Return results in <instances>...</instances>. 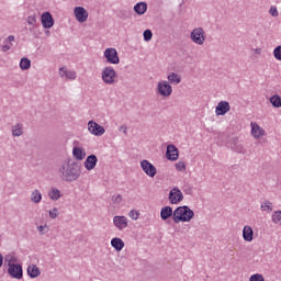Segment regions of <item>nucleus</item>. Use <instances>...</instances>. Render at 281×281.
<instances>
[{"label": "nucleus", "instance_id": "5", "mask_svg": "<svg viewBox=\"0 0 281 281\" xmlns=\"http://www.w3.org/2000/svg\"><path fill=\"white\" fill-rule=\"evenodd\" d=\"M7 273L14 280H23V266L21 263L9 266Z\"/></svg>", "mask_w": 281, "mask_h": 281}, {"label": "nucleus", "instance_id": "29", "mask_svg": "<svg viewBox=\"0 0 281 281\" xmlns=\"http://www.w3.org/2000/svg\"><path fill=\"white\" fill-rule=\"evenodd\" d=\"M167 80L170 82V85H179V82H181V76H179L177 72H171L167 76Z\"/></svg>", "mask_w": 281, "mask_h": 281}, {"label": "nucleus", "instance_id": "37", "mask_svg": "<svg viewBox=\"0 0 281 281\" xmlns=\"http://www.w3.org/2000/svg\"><path fill=\"white\" fill-rule=\"evenodd\" d=\"M186 162L184 161H178L176 164V170H178V172H186Z\"/></svg>", "mask_w": 281, "mask_h": 281}, {"label": "nucleus", "instance_id": "4", "mask_svg": "<svg viewBox=\"0 0 281 281\" xmlns=\"http://www.w3.org/2000/svg\"><path fill=\"white\" fill-rule=\"evenodd\" d=\"M190 40L194 45H204L205 44V31L203 27H195L190 33Z\"/></svg>", "mask_w": 281, "mask_h": 281}, {"label": "nucleus", "instance_id": "50", "mask_svg": "<svg viewBox=\"0 0 281 281\" xmlns=\"http://www.w3.org/2000/svg\"><path fill=\"white\" fill-rule=\"evenodd\" d=\"M103 71H114V70H113V68H111V67H105V68L103 69Z\"/></svg>", "mask_w": 281, "mask_h": 281}, {"label": "nucleus", "instance_id": "18", "mask_svg": "<svg viewBox=\"0 0 281 281\" xmlns=\"http://www.w3.org/2000/svg\"><path fill=\"white\" fill-rule=\"evenodd\" d=\"M14 265H19V257H16V254L10 252L4 256V267H12Z\"/></svg>", "mask_w": 281, "mask_h": 281}, {"label": "nucleus", "instance_id": "40", "mask_svg": "<svg viewBox=\"0 0 281 281\" xmlns=\"http://www.w3.org/2000/svg\"><path fill=\"white\" fill-rule=\"evenodd\" d=\"M249 281H265V277L260 273H256L249 278Z\"/></svg>", "mask_w": 281, "mask_h": 281}, {"label": "nucleus", "instance_id": "31", "mask_svg": "<svg viewBox=\"0 0 281 281\" xmlns=\"http://www.w3.org/2000/svg\"><path fill=\"white\" fill-rule=\"evenodd\" d=\"M260 210L262 212H268V214H271V212H273V204L269 201H266L261 204Z\"/></svg>", "mask_w": 281, "mask_h": 281}, {"label": "nucleus", "instance_id": "35", "mask_svg": "<svg viewBox=\"0 0 281 281\" xmlns=\"http://www.w3.org/2000/svg\"><path fill=\"white\" fill-rule=\"evenodd\" d=\"M272 222L276 224L281 223V211H274L272 213Z\"/></svg>", "mask_w": 281, "mask_h": 281}, {"label": "nucleus", "instance_id": "6", "mask_svg": "<svg viewBox=\"0 0 281 281\" xmlns=\"http://www.w3.org/2000/svg\"><path fill=\"white\" fill-rule=\"evenodd\" d=\"M88 131L89 133H91V135H94L95 137H101V135H104V133H106L104 126L98 124L95 121L88 122Z\"/></svg>", "mask_w": 281, "mask_h": 281}, {"label": "nucleus", "instance_id": "9", "mask_svg": "<svg viewBox=\"0 0 281 281\" xmlns=\"http://www.w3.org/2000/svg\"><path fill=\"white\" fill-rule=\"evenodd\" d=\"M183 201V192L179 190V188H173L169 192V203L171 205H179Z\"/></svg>", "mask_w": 281, "mask_h": 281}, {"label": "nucleus", "instance_id": "28", "mask_svg": "<svg viewBox=\"0 0 281 281\" xmlns=\"http://www.w3.org/2000/svg\"><path fill=\"white\" fill-rule=\"evenodd\" d=\"M59 76L61 80H76V71H60Z\"/></svg>", "mask_w": 281, "mask_h": 281}, {"label": "nucleus", "instance_id": "25", "mask_svg": "<svg viewBox=\"0 0 281 281\" xmlns=\"http://www.w3.org/2000/svg\"><path fill=\"white\" fill-rule=\"evenodd\" d=\"M111 245L115 249V251H122L124 249V240L120 237H114L111 239Z\"/></svg>", "mask_w": 281, "mask_h": 281}, {"label": "nucleus", "instance_id": "26", "mask_svg": "<svg viewBox=\"0 0 281 281\" xmlns=\"http://www.w3.org/2000/svg\"><path fill=\"white\" fill-rule=\"evenodd\" d=\"M31 201H32V203H35L36 205H38V203H41V201H43V194L41 193V191L38 189H35L32 191Z\"/></svg>", "mask_w": 281, "mask_h": 281}, {"label": "nucleus", "instance_id": "12", "mask_svg": "<svg viewBox=\"0 0 281 281\" xmlns=\"http://www.w3.org/2000/svg\"><path fill=\"white\" fill-rule=\"evenodd\" d=\"M41 21L44 30H52V27H54V18L48 11L42 13Z\"/></svg>", "mask_w": 281, "mask_h": 281}, {"label": "nucleus", "instance_id": "49", "mask_svg": "<svg viewBox=\"0 0 281 281\" xmlns=\"http://www.w3.org/2000/svg\"><path fill=\"white\" fill-rule=\"evenodd\" d=\"M255 54H258V55L262 54V48H256Z\"/></svg>", "mask_w": 281, "mask_h": 281}, {"label": "nucleus", "instance_id": "42", "mask_svg": "<svg viewBox=\"0 0 281 281\" xmlns=\"http://www.w3.org/2000/svg\"><path fill=\"white\" fill-rule=\"evenodd\" d=\"M26 23H27L29 25H36V15H30V16H27Z\"/></svg>", "mask_w": 281, "mask_h": 281}, {"label": "nucleus", "instance_id": "13", "mask_svg": "<svg viewBox=\"0 0 281 281\" xmlns=\"http://www.w3.org/2000/svg\"><path fill=\"white\" fill-rule=\"evenodd\" d=\"M232 106L227 101H220L215 108V115H227L229 113Z\"/></svg>", "mask_w": 281, "mask_h": 281}, {"label": "nucleus", "instance_id": "22", "mask_svg": "<svg viewBox=\"0 0 281 281\" xmlns=\"http://www.w3.org/2000/svg\"><path fill=\"white\" fill-rule=\"evenodd\" d=\"M147 11H148V3L146 2H137L134 5V12H136L138 16L146 14Z\"/></svg>", "mask_w": 281, "mask_h": 281}, {"label": "nucleus", "instance_id": "46", "mask_svg": "<svg viewBox=\"0 0 281 281\" xmlns=\"http://www.w3.org/2000/svg\"><path fill=\"white\" fill-rule=\"evenodd\" d=\"M119 131H121L122 133H124V135H128V127L126 125H121L119 127Z\"/></svg>", "mask_w": 281, "mask_h": 281}, {"label": "nucleus", "instance_id": "1", "mask_svg": "<svg viewBox=\"0 0 281 281\" xmlns=\"http://www.w3.org/2000/svg\"><path fill=\"white\" fill-rule=\"evenodd\" d=\"M59 177L63 181L71 183L72 181H78L80 178V171L78 170V165L69 160H65L59 167Z\"/></svg>", "mask_w": 281, "mask_h": 281}, {"label": "nucleus", "instance_id": "38", "mask_svg": "<svg viewBox=\"0 0 281 281\" xmlns=\"http://www.w3.org/2000/svg\"><path fill=\"white\" fill-rule=\"evenodd\" d=\"M273 56H274L276 60H280L281 61V45L277 46L273 49Z\"/></svg>", "mask_w": 281, "mask_h": 281}, {"label": "nucleus", "instance_id": "36", "mask_svg": "<svg viewBox=\"0 0 281 281\" xmlns=\"http://www.w3.org/2000/svg\"><path fill=\"white\" fill-rule=\"evenodd\" d=\"M143 37H144V41H146L148 43V41H153V31L150 30H145L144 33H143Z\"/></svg>", "mask_w": 281, "mask_h": 281}, {"label": "nucleus", "instance_id": "10", "mask_svg": "<svg viewBox=\"0 0 281 281\" xmlns=\"http://www.w3.org/2000/svg\"><path fill=\"white\" fill-rule=\"evenodd\" d=\"M104 57L111 65L120 64V57L117 56V50L115 48H106L104 50Z\"/></svg>", "mask_w": 281, "mask_h": 281}, {"label": "nucleus", "instance_id": "41", "mask_svg": "<svg viewBox=\"0 0 281 281\" xmlns=\"http://www.w3.org/2000/svg\"><path fill=\"white\" fill-rule=\"evenodd\" d=\"M112 201H113V203H115V205H120V203H122V201H123L122 194L113 195Z\"/></svg>", "mask_w": 281, "mask_h": 281}, {"label": "nucleus", "instance_id": "17", "mask_svg": "<svg viewBox=\"0 0 281 281\" xmlns=\"http://www.w3.org/2000/svg\"><path fill=\"white\" fill-rule=\"evenodd\" d=\"M250 126H251V135L252 137H255V139H260V137H263L266 133L265 128L260 127V125H258V123L256 122H251Z\"/></svg>", "mask_w": 281, "mask_h": 281}, {"label": "nucleus", "instance_id": "21", "mask_svg": "<svg viewBox=\"0 0 281 281\" xmlns=\"http://www.w3.org/2000/svg\"><path fill=\"white\" fill-rule=\"evenodd\" d=\"M171 216H175V211H172V206H164L160 210V218L161 221H168V218H171Z\"/></svg>", "mask_w": 281, "mask_h": 281}, {"label": "nucleus", "instance_id": "44", "mask_svg": "<svg viewBox=\"0 0 281 281\" xmlns=\"http://www.w3.org/2000/svg\"><path fill=\"white\" fill-rule=\"evenodd\" d=\"M58 214H59V212H58V209H56V207H54L53 210L49 211V216L52 218H57Z\"/></svg>", "mask_w": 281, "mask_h": 281}, {"label": "nucleus", "instance_id": "11", "mask_svg": "<svg viewBox=\"0 0 281 281\" xmlns=\"http://www.w3.org/2000/svg\"><path fill=\"white\" fill-rule=\"evenodd\" d=\"M113 225L116 229L122 232V229H126V227H128V218L124 215H115L113 217Z\"/></svg>", "mask_w": 281, "mask_h": 281}, {"label": "nucleus", "instance_id": "33", "mask_svg": "<svg viewBox=\"0 0 281 281\" xmlns=\"http://www.w3.org/2000/svg\"><path fill=\"white\" fill-rule=\"evenodd\" d=\"M12 135L13 137H21V135H23V127L21 124L12 126Z\"/></svg>", "mask_w": 281, "mask_h": 281}, {"label": "nucleus", "instance_id": "43", "mask_svg": "<svg viewBox=\"0 0 281 281\" xmlns=\"http://www.w3.org/2000/svg\"><path fill=\"white\" fill-rule=\"evenodd\" d=\"M14 41H15L14 35H9V36L4 40V44L12 46V43H14Z\"/></svg>", "mask_w": 281, "mask_h": 281}, {"label": "nucleus", "instance_id": "47", "mask_svg": "<svg viewBox=\"0 0 281 281\" xmlns=\"http://www.w3.org/2000/svg\"><path fill=\"white\" fill-rule=\"evenodd\" d=\"M11 48H12V45L10 44L2 45V52H10Z\"/></svg>", "mask_w": 281, "mask_h": 281}, {"label": "nucleus", "instance_id": "14", "mask_svg": "<svg viewBox=\"0 0 281 281\" xmlns=\"http://www.w3.org/2000/svg\"><path fill=\"white\" fill-rule=\"evenodd\" d=\"M83 166L86 168V170L91 171L95 168V166H98V156H95L94 154L89 155L85 162Z\"/></svg>", "mask_w": 281, "mask_h": 281}, {"label": "nucleus", "instance_id": "32", "mask_svg": "<svg viewBox=\"0 0 281 281\" xmlns=\"http://www.w3.org/2000/svg\"><path fill=\"white\" fill-rule=\"evenodd\" d=\"M32 65V61L26 58V57H23L21 60H20V68L25 71L27 70Z\"/></svg>", "mask_w": 281, "mask_h": 281}, {"label": "nucleus", "instance_id": "23", "mask_svg": "<svg viewBox=\"0 0 281 281\" xmlns=\"http://www.w3.org/2000/svg\"><path fill=\"white\" fill-rule=\"evenodd\" d=\"M72 156L75 157V159H77V161H82V159L87 157V151L82 147H74Z\"/></svg>", "mask_w": 281, "mask_h": 281}, {"label": "nucleus", "instance_id": "8", "mask_svg": "<svg viewBox=\"0 0 281 281\" xmlns=\"http://www.w3.org/2000/svg\"><path fill=\"white\" fill-rule=\"evenodd\" d=\"M140 168L143 172L147 175V177L153 178L157 175V168L155 167V165H153V162L148 161L147 159L140 161Z\"/></svg>", "mask_w": 281, "mask_h": 281}, {"label": "nucleus", "instance_id": "45", "mask_svg": "<svg viewBox=\"0 0 281 281\" xmlns=\"http://www.w3.org/2000/svg\"><path fill=\"white\" fill-rule=\"evenodd\" d=\"M271 16H278V8L276 7H271L270 10H269Z\"/></svg>", "mask_w": 281, "mask_h": 281}, {"label": "nucleus", "instance_id": "34", "mask_svg": "<svg viewBox=\"0 0 281 281\" xmlns=\"http://www.w3.org/2000/svg\"><path fill=\"white\" fill-rule=\"evenodd\" d=\"M37 232H40V236H45V234L49 233V226L47 224L37 226Z\"/></svg>", "mask_w": 281, "mask_h": 281}, {"label": "nucleus", "instance_id": "3", "mask_svg": "<svg viewBox=\"0 0 281 281\" xmlns=\"http://www.w3.org/2000/svg\"><path fill=\"white\" fill-rule=\"evenodd\" d=\"M156 93L161 98H170L172 95V86L167 80H161L157 85Z\"/></svg>", "mask_w": 281, "mask_h": 281}, {"label": "nucleus", "instance_id": "48", "mask_svg": "<svg viewBox=\"0 0 281 281\" xmlns=\"http://www.w3.org/2000/svg\"><path fill=\"white\" fill-rule=\"evenodd\" d=\"M3 260H4L3 254L0 252V269L1 267H3Z\"/></svg>", "mask_w": 281, "mask_h": 281}, {"label": "nucleus", "instance_id": "20", "mask_svg": "<svg viewBox=\"0 0 281 281\" xmlns=\"http://www.w3.org/2000/svg\"><path fill=\"white\" fill-rule=\"evenodd\" d=\"M243 239L246 243H251L254 240V228L251 226H244L243 228Z\"/></svg>", "mask_w": 281, "mask_h": 281}, {"label": "nucleus", "instance_id": "15", "mask_svg": "<svg viewBox=\"0 0 281 281\" xmlns=\"http://www.w3.org/2000/svg\"><path fill=\"white\" fill-rule=\"evenodd\" d=\"M102 80L105 85H113L117 82V74L115 71H103Z\"/></svg>", "mask_w": 281, "mask_h": 281}, {"label": "nucleus", "instance_id": "27", "mask_svg": "<svg viewBox=\"0 0 281 281\" xmlns=\"http://www.w3.org/2000/svg\"><path fill=\"white\" fill-rule=\"evenodd\" d=\"M63 196V193H60V190L58 188H52L48 192V198L50 201H58Z\"/></svg>", "mask_w": 281, "mask_h": 281}, {"label": "nucleus", "instance_id": "19", "mask_svg": "<svg viewBox=\"0 0 281 281\" xmlns=\"http://www.w3.org/2000/svg\"><path fill=\"white\" fill-rule=\"evenodd\" d=\"M231 148L235 153H239L240 155H245L246 149L243 144H238V137H234L231 139Z\"/></svg>", "mask_w": 281, "mask_h": 281}, {"label": "nucleus", "instance_id": "2", "mask_svg": "<svg viewBox=\"0 0 281 281\" xmlns=\"http://www.w3.org/2000/svg\"><path fill=\"white\" fill-rule=\"evenodd\" d=\"M192 218H194V211H192V209H190L188 205L178 206L173 211L172 221L176 224L190 223Z\"/></svg>", "mask_w": 281, "mask_h": 281}, {"label": "nucleus", "instance_id": "24", "mask_svg": "<svg viewBox=\"0 0 281 281\" xmlns=\"http://www.w3.org/2000/svg\"><path fill=\"white\" fill-rule=\"evenodd\" d=\"M26 273L29 278H38L41 276V269L36 267V265H30L26 269Z\"/></svg>", "mask_w": 281, "mask_h": 281}, {"label": "nucleus", "instance_id": "30", "mask_svg": "<svg viewBox=\"0 0 281 281\" xmlns=\"http://www.w3.org/2000/svg\"><path fill=\"white\" fill-rule=\"evenodd\" d=\"M270 104H272V106H274V109H280L281 108V97L278 94L270 97Z\"/></svg>", "mask_w": 281, "mask_h": 281}, {"label": "nucleus", "instance_id": "16", "mask_svg": "<svg viewBox=\"0 0 281 281\" xmlns=\"http://www.w3.org/2000/svg\"><path fill=\"white\" fill-rule=\"evenodd\" d=\"M166 157L169 161H177L179 159V150L175 145L167 146Z\"/></svg>", "mask_w": 281, "mask_h": 281}, {"label": "nucleus", "instance_id": "7", "mask_svg": "<svg viewBox=\"0 0 281 281\" xmlns=\"http://www.w3.org/2000/svg\"><path fill=\"white\" fill-rule=\"evenodd\" d=\"M74 15L78 23H87V20L89 19V11H87L85 7H75Z\"/></svg>", "mask_w": 281, "mask_h": 281}, {"label": "nucleus", "instance_id": "39", "mask_svg": "<svg viewBox=\"0 0 281 281\" xmlns=\"http://www.w3.org/2000/svg\"><path fill=\"white\" fill-rule=\"evenodd\" d=\"M128 216L132 221H137V218H139V211L132 210L130 211Z\"/></svg>", "mask_w": 281, "mask_h": 281}, {"label": "nucleus", "instance_id": "51", "mask_svg": "<svg viewBox=\"0 0 281 281\" xmlns=\"http://www.w3.org/2000/svg\"><path fill=\"white\" fill-rule=\"evenodd\" d=\"M59 71H65V68H63V67H61V68H59Z\"/></svg>", "mask_w": 281, "mask_h": 281}]
</instances>
